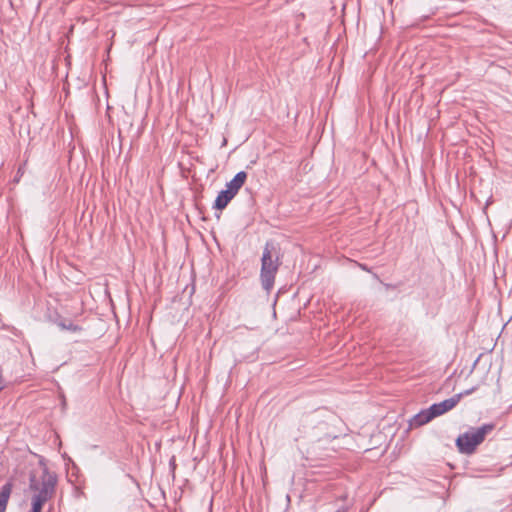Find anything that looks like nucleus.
Returning a JSON list of instances; mask_svg holds the SVG:
<instances>
[{"instance_id":"nucleus-5","label":"nucleus","mask_w":512,"mask_h":512,"mask_svg":"<svg viewBox=\"0 0 512 512\" xmlns=\"http://www.w3.org/2000/svg\"><path fill=\"white\" fill-rule=\"evenodd\" d=\"M247 179V173L245 171L238 172L234 178L226 184V190L230 192L234 197L238 191L244 185Z\"/></svg>"},{"instance_id":"nucleus-9","label":"nucleus","mask_w":512,"mask_h":512,"mask_svg":"<svg viewBox=\"0 0 512 512\" xmlns=\"http://www.w3.org/2000/svg\"><path fill=\"white\" fill-rule=\"evenodd\" d=\"M43 503H41V501H35L32 499V512H41L42 511V507H43Z\"/></svg>"},{"instance_id":"nucleus-3","label":"nucleus","mask_w":512,"mask_h":512,"mask_svg":"<svg viewBox=\"0 0 512 512\" xmlns=\"http://www.w3.org/2000/svg\"><path fill=\"white\" fill-rule=\"evenodd\" d=\"M460 400L461 395H454L451 398L443 400L442 402L434 403L428 409L422 410L420 413L414 416V424L421 426L428 423L433 418L452 410Z\"/></svg>"},{"instance_id":"nucleus-12","label":"nucleus","mask_w":512,"mask_h":512,"mask_svg":"<svg viewBox=\"0 0 512 512\" xmlns=\"http://www.w3.org/2000/svg\"><path fill=\"white\" fill-rule=\"evenodd\" d=\"M17 173H21V174H22V173H23V172H22V169H21V168H19Z\"/></svg>"},{"instance_id":"nucleus-7","label":"nucleus","mask_w":512,"mask_h":512,"mask_svg":"<svg viewBox=\"0 0 512 512\" xmlns=\"http://www.w3.org/2000/svg\"><path fill=\"white\" fill-rule=\"evenodd\" d=\"M234 198V196L228 192L226 189L219 192L216 197L214 208L218 210H223L229 204V202Z\"/></svg>"},{"instance_id":"nucleus-2","label":"nucleus","mask_w":512,"mask_h":512,"mask_svg":"<svg viewBox=\"0 0 512 512\" xmlns=\"http://www.w3.org/2000/svg\"><path fill=\"white\" fill-rule=\"evenodd\" d=\"M495 429L494 423H487L478 428H471L456 439V446L460 453L472 454L475 452L486 436Z\"/></svg>"},{"instance_id":"nucleus-4","label":"nucleus","mask_w":512,"mask_h":512,"mask_svg":"<svg viewBox=\"0 0 512 512\" xmlns=\"http://www.w3.org/2000/svg\"><path fill=\"white\" fill-rule=\"evenodd\" d=\"M30 484L31 489L37 490L38 493L33 496V500L41 501V503L45 504L53 495L55 485H56V477L45 472L42 476L41 487L38 488L36 484H34V479L31 480Z\"/></svg>"},{"instance_id":"nucleus-8","label":"nucleus","mask_w":512,"mask_h":512,"mask_svg":"<svg viewBox=\"0 0 512 512\" xmlns=\"http://www.w3.org/2000/svg\"><path fill=\"white\" fill-rule=\"evenodd\" d=\"M57 326L62 330H68L73 333L80 332L82 330L81 326L78 324L73 323L69 319H60L57 322Z\"/></svg>"},{"instance_id":"nucleus-10","label":"nucleus","mask_w":512,"mask_h":512,"mask_svg":"<svg viewBox=\"0 0 512 512\" xmlns=\"http://www.w3.org/2000/svg\"><path fill=\"white\" fill-rule=\"evenodd\" d=\"M475 387L471 388V389H468V390H465L463 392H460L458 393L457 395H461V399L464 397V396H468L470 395L471 393H473L475 391Z\"/></svg>"},{"instance_id":"nucleus-1","label":"nucleus","mask_w":512,"mask_h":512,"mask_svg":"<svg viewBox=\"0 0 512 512\" xmlns=\"http://www.w3.org/2000/svg\"><path fill=\"white\" fill-rule=\"evenodd\" d=\"M281 265V259L279 252L273 241H267L265 243L262 257H261V270H260V281L262 288L269 293L275 282L276 274Z\"/></svg>"},{"instance_id":"nucleus-6","label":"nucleus","mask_w":512,"mask_h":512,"mask_svg":"<svg viewBox=\"0 0 512 512\" xmlns=\"http://www.w3.org/2000/svg\"><path fill=\"white\" fill-rule=\"evenodd\" d=\"M13 484L11 482L5 483L0 489V512H6L7 505L12 493Z\"/></svg>"},{"instance_id":"nucleus-11","label":"nucleus","mask_w":512,"mask_h":512,"mask_svg":"<svg viewBox=\"0 0 512 512\" xmlns=\"http://www.w3.org/2000/svg\"><path fill=\"white\" fill-rule=\"evenodd\" d=\"M335 512H347V508L343 507V508L338 509Z\"/></svg>"}]
</instances>
